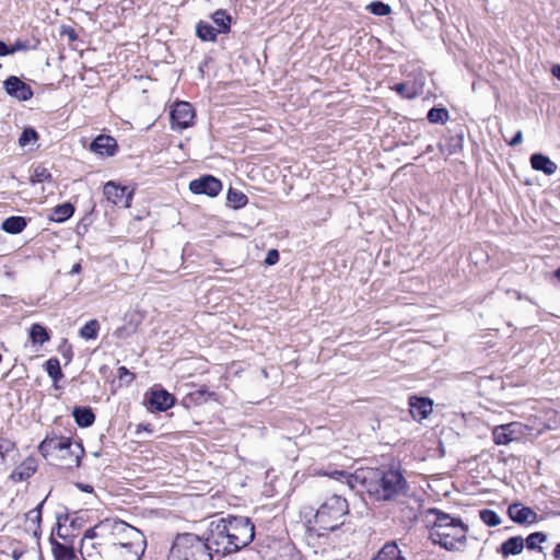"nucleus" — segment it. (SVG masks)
<instances>
[{"label":"nucleus","instance_id":"1","mask_svg":"<svg viewBox=\"0 0 560 560\" xmlns=\"http://www.w3.org/2000/svg\"><path fill=\"white\" fill-rule=\"evenodd\" d=\"M209 540L215 553L236 552L249 545L255 537V527L248 517L229 516L211 522Z\"/></svg>","mask_w":560,"mask_h":560},{"label":"nucleus","instance_id":"2","mask_svg":"<svg viewBox=\"0 0 560 560\" xmlns=\"http://www.w3.org/2000/svg\"><path fill=\"white\" fill-rule=\"evenodd\" d=\"M366 492L376 501H397L407 495L409 486L396 468L370 469L363 476Z\"/></svg>","mask_w":560,"mask_h":560},{"label":"nucleus","instance_id":"3","mask_svg":"<svg viewBox=\"0 0 560 560\" xmlns=\"http://www.w3.org/2000/svg\"><path fill=\"white\" fill-rule=\"evenodd\" d=\"M435 516L429 537L433 544L446 550H457L466 544L468 526L460 518L438 509L430 510Z\"/></svg>","mask_w":560,"mask_h":560},{"label":"nucleus","instance_id":"4","mask_svg":"<svg viewBox=\"0 0 560 560\" xmlns=\"http://www.w3.org/2000/svg\"><path fill=\"white\" fill-rule=\"evenodd\" d=\"M348 514L347 499L339 494H331L317 509L314 515V529L318 536L326 532H334L345 524Z\"/></svg>","mask_w":560,"mask_h":560},{"label":"nucleus","instance_id":"5","mask_svg":"<svg viewBox=\"0 0 560 560\" xmlns=\"http://www.w3.org/2000/svg\"><path fill=\"white\" fill-rule=\"evenodd\" d=\"M44 457H52L66 468L78 467L84 452L81 443L67 436H47L38 446Z\"/></svg>","mask_w":560,"mask_h":560},{"label":"nucleus","instance_id":"6","mask_svg":"<svg viewBox=\"0 0 560 560\" xmlns=\"http://www.w3.org/2000/svg\"><path fill=\"white\" fill-rule=\"evenodd\" d=\"M212 547L209 534L206 539L195 534L178 535L170 550L168 560H212Z\"/></svg>","mask_w":560,"mask_h":560},{"label":"nucleus","instance_id":"7","mask_svg":"<svg viewBox=\"0 0 560 560\" xmlns=\"http://www.w3.org/2000/svg\"><path fill=\"white\" fill-rule=\"evenodd\" d=\"M96 538L108 542L112 547L124 546L133 540H139L143 535L136 527L120 520L106 518L93 526Z\"/></svg>","mask_w":560,"mask_h":560},{"label":"nucleus","instance_id":"8","mask_svg":"<svg viewBox=\"0 0 560 560\" xmlns=\"http://www.w3.org/2000/svg\"><path fill=\"white\" fill-rule=\"evenodd\" d=\"M92 532L93 527L89 528L81 539L80 553L83 560H109L112 546L96 538Z\"/></svg>","mask_w":560,"mask_h":560},{"label":"nucleus","instance_id":"9","mask_svg":"<svg viewBox=\"0 0 560 560\" xmlns=\"http://www.w3.org/2000/svg\"><path fill=\"white\" fill-rule=\"evenodd\" d=\"M144 537L129 544L112 547L109 560H139L144 549Z\"/></svg>","mask_w":560,"mask_h":560},{"label":"nucleus","instance_id":"10","mask_svg":"<svg viewBox=\"0 0 560 560\" xmlns=\"http://www.w3.org/2000/svg\"><path fill=\"white\" fill-rule=\"evenodd\" d=\"M195 118V112L192 106L188 102L175 103L171 112V121L173 129H186L188 128Z\"/></svg>","mask_w":560,"mask_h":560},{"label":"nucleus","instance_id":"11","mask_svg":"<svg viewBox=\"0 0 560 560\" xmlns=\"http://www.w3.org/2000/svg\"><path fill=\"white\" fill-rule=\"evenodd\" d=\"M189 189L191 192L197 195L215 197L222 189V183L220 179L212 175H205L200 178L191 180L189 183Z\"/></svg>","mask_w":560,"mask_h":560},{"label":"nucleus","instance_id":"12","mask_svg":"<svg viewBox=\"0 0 560 560\" xmlns=\"http://www.w3.org/2000/svg\"><path fill=\"white\" fill-rule=\"evenodd\" d=\"M104 195L106 199L124 208H129L132 200V191L126 186H119L114 182H108L104 186Z\"/></svg>","mask_w":560,"mask_h":560},{"label":"nucleus","instance_id":"13","mask_svg":"<svg viewBox=\"0 0 560 560\" xmlns=\"http://www.w3.org/2000/svg\"><path fill=\"white\" fill-rule=\"evenodd\" d=\"M509 517L517 524H534L538 522L537 513L528 508L523 505L520 502H514L508 508Z\"/></svg>","mask_w":560,"mask_h":560},{"label":"nucleus","instance_id":"14","mask_svg":"<svg viewBox=\"0 0 560 560\" xmlns=\"http://www.w3.org/2000/svg\"><path fill=\"white\" fill-rule=\"evenodd\" d=\"M3 84L5 92L20 101H27L33 96L31 86L18 77H9Z\"/></svg>","mask_w":560,"mask_h":560},{"label":"nucleus","instance_id":"15","mask_svg":"<svg viewBox=\"0 0 560 560\" xmlns=\"http://www.w3.org/2000/svg\"><path fill=\"white\" fill-rule=\"evenodd\" d=\"M175 398L164 388L152 389L148 397V404L151 409L165 411L173 407Z\"/></svg>","mask_w":560,"mask_h":560},{"label":"nucleus","instance_id":"16","mask_svg":"<svg viewBox=\"0 0 560 560\" xmlns=\"http://www.w3.org/2000/svg\"><path fill=\"white\" fill-rule=\"evenodd\" d=\"M520 423L511 422L497 425L492 431L493 442L497 445H506L518 438Z\"/></svg>","mask_w":560,"mask_h":560},{"label":"nucleus","instance_id":"17","mask_svg":"<svg viewBox=\"0 0 560 560\" xmlns=\"http://www.w3.org/2000/svg\"><path fill=\"white\" fill-rule=\"evenodd\" d=\"M409 407L412 418L421 421L432 412L433 401L427 397L412 396L409 398Z\"/></svg>","mask_w":560,"mask_h":560},{"label":"nucleus","instance_id":"18","mask_svg":"<svg viewBox=\"0 0 560 560\" xmlns=\"http://www.w3.org/2000/svg\"><path fill=\"white\" fill-rule=\"evenodd\" d=\"M90 150L101 155H114L117 150V141L110 137L101 135L90 144Z\"/></svg>","mask_w":560,"mask_h":560},{"label":"nucleus","instance_id":"19","mask_svg":"<svg viewBox=\"0 0 560 560\" xmlns=\"http://www.w3.org/2000/svg\"><path fill=\"white\" fill-rule=\"evenodd\" d=\"M45 500H43L35 509L28 511L25 514V530L32 533V535L38 540L40 538V523H42V510Z\"/></svg>","mask_w":560,"mask_h":560},{"label":"nucleus","instance_id":"20","mask_svg":"<svg viewBox=\"0 0 560 560\" xmlns=\"http://www.w3.org/2000/svg\"><path fill=\"white\" fill-rule=\"evenodd\" d=\"M37 470V462L34 457H27L10 475L14 482H20L31 478Z\"/></svg>","mask_w":560,"mask_h":560},{"label":"nucleus","instance_id":"21","mask_svg":"<svg viewBox=\"0 0 560 560\" xmlns=\"http://www.w3.org/2000/svg\"><path fill=\"white\" fill-rule=\"evenodd\" d=\"M530 165L535 171L542 172L548 176L553 175L558 170L557 164L542 153L533 154Z\"/></svg>","mask_w":560,"mask_h":560},{"label":"nucleus","instance_id":"22","mask_svg":"<svg viewBox=\"0 0 560 560\" xmlns=\"http://www.w3.org/2000/svg\"><path fill=\"white\" fill-rule=\"evenodd\" d=\"M525 546V540L521 536H514L506 539L501 544L498 552L502 555V557L508 558L509 556L520 555Z\"/></svg>","mask_w":560,"mask_h":560},{"label":"nucleus","instance_id":"23","mask_svg":"<svg viewBox=\"0 0 560 560\" xmlns=\"http://www.w3.org/2000/svg\"><path fill=\"white\" fill-rule=\"evenodd\" d=\"M72 416L75 423L81 428L91 427L95 421V415L90 407H74Z\"/></svg>","mask_w":560,"mask_h":560},{"label":"nucleus","instance_id":"24","mask_svg":"<svg viewBox=\"0 0 560 560\" xmlns=\"http://www.w3.org/2000/svg\"><path fill=\"white\" fill-rule=\"evenodd\" d=\"M26 225L27 221L24 217L12 215L2 222L1 228L9 234H19L26 228Z\"/></svg>","mask_w":560,"mask_h":560},{"label":"nucleus","instance_id":"25","mask_svg":"<svg viewBox=\"0 0 560 560\" xmlns=\"http://www.w3.org/2000/svg\"><path fill=\"white\" fill-rule=\"evenodd\" d=\"M372 560H405V558L401 557L398 546L393 542L386 544Z\"/></svg>","mask_w":560,"mask_h":560},{"label":"nucleus","instance_id":"26","mask_svg":"<svg viewBox=\"0 0 560 560\" xmlns=\"http://www.w3.org/2000/svg\"><path fill=\"white\" fill-rule=\"evenodd\" d=\"M74 208L71 203L65 202L54 208L51 220L55 222H63L73 215Z\"/></svg>","mask_w":560,"mask_h":560},{"label":"nucleus","instance_id":"27","mask_svg":"<svg viewBox=\"0 0 560 560\" xmlns=\"http://www.w3.org/2000/svg\"><path fill=\"white\" fill-rule=\"evenodd\" d=\"M226 200L229 206L234 209H240L247 203L248 198L244 192L230 188L228 191Z\"/></svg>","mask_w":560,"mask_h":560},{"label":"nucleus","instance_id":"28","mask_svg":"<svg viewBox=\"0 0 560 560\" xmlns=\"http://www.w3.org/2000/svg\"><path fill=\"white\" fill-rule=\"evenodd\" d=\"M52 552L56 560H73L75 557L72 548L58 541L52 542Z\"/></svg>","mask_w":560,"mask_h":560},{"label":"nucleus","instance_id":"29","mask_svg":"<svg viewBox=\"0 0 560 560\" xmlns=\"http://www.w3.org/2000/svg\"><path fill=\"white\" fill-rule=\"evenodd\" d=\"M212 20L219 27L220 33H226L230 31L231 16L224 10H217L212 14Z\"/></svg>","mask_w":560,"mask_h":560},{"label":"nucleus","instance_id":"30","mask_svg":"<svg viewBox=\"0 0 560 560\" xmlns=\"http://www.w3.org/2000/svg\"><path fill=\"white\" fill-rule=\"evenodd\" d=\"M427 118L431 124L444 125L448 120L450 115L448 110L444 107H433L428 112Z\"/></svg>","mask_w":560,"mask_h":560},{"label":"nucleus","instance_id":"31","mask_svg":"<svg viewBox=\"0 0 560 560\" xmlns=\"http://www.w3.org/2000/svg\"><path fill=\"white\" fill-rule=\"evenodd\" d=\"M218 33L220 32L208 23L200 22L197 25V35L202 40L214 42L217 39Z\"/></svg>","mask_w":560,"mask_h":560},{"label":"nucleus","instance_id":"32","mask_svg":"<svg viewBox=\"0 0 560 560\" xmlns=\"http://www.w3.org/2000/svg\"><path fill=\"white\" fill-rule=\"evenodd\" d=\"M30 338L33 343L43 345L44 342L49 340V335L44 326L39 324H34L31 327Z\"/></svg>","mask_w":560,"mask_h":560},{"label":"nucleus","instance_id":"33","mask_svg":"<svg viewBox=\"0 0 560 560\" xmlns=\"http://www.w3.org/2000/svg\"><path fill=\"white\" fill-rule=\"evenodd\" d=\"M98 322L96 319H91L80 329V336L84 339H95L98 335Z\"/></svg>","mask_w":560,"mask_h":560},{"label":"nucleus","instance_id":"34","mask_svg":"<svg viewBox=\"0 0 560 560\" xmlns=\"http://www.w3.org/2000/svg\"><path fill=\"white\" fill-rule=\"evenodd\" d=\"M480 520L488 526L493 527L501 524V517L492 510L485 509L479 512Z\"/></svg>","mask_w":560,"mask_h":560},{"label":"nucleus","instance_id":"35","mask_svg":"<svg viewBox=\"0 0 560 560\" xmlns=\"http://www.w3.org/2000/svg\"><path fill=\"white\" fill-rule=\"evenodd\" d=\"M46 371L50 378L57 382L59 378L63 376L60 363L57 359H49L46 362Z\"/></svg>","mask_w":560,"mask_h":560},{"label":"nucleus","instance_id":"36","mask_svg":"<svg viewBox=\"0 0 560 560\" xmlns=\"http://www.w3.org/2000/svg\"><path fill=\"white\" fill-rule=\"evenodd\" d=\"M547 536L544 533L536 532L532 533L527 536L525 539L526 547L530 550L539 549L541 550V547H539V544L546 541Z\"/></svg>","mask_w":560,"mask_h":560},{"label":"nucleus","instance_id":"37","mask_svg":"<svg viewBox=\"0 0 560 560\" xmlns=\"http://www.w3.org/2000/svg\"><path fill=\"white\" fill-rule=\"evenodd\" d=\"M366 9L374 15L384 16L388 15L392 12V9L388 4L382 1H373L371 2Z\"/></svg>","mask_w":560,"mask_h":560},{"label":"nucleus","instance_id":"38","mask_svg":"<svg viewBox=\"0 0 560 560\" xmlns=\"http://www.w3.org/2000/svg\"><path fill=\"white\" fill-rule=\"evenodd\" d=\"M50 179H51L50 172L46 167H43V166H37L34 170L33 175L31 176V180L34 184L35 183H44V182H47Z\"/></svg>","mask_w":560,"mask_h":560},{"label":"nucleus","instance_id":"39","mask_svg":"<svg viewBox=\"0 0 560 560\" xmlns=\"http://www.w3.org/2000/svg\"><path fill=\"white\" fill-rule=\"evenodd\" d=\"M37 139V132L33 128H25L19 139V144L21 147H26L32 141Z\"/></svg>","mask_w":560,"mask_h":560},{"label":"nucleus","instance_id":"40","mask_svg":"<svg viewBox=\"0 0 560 560\" xmlns=\"http://www.w3.org/2000/svg\"><path fill=\"white\" fill-rule=\"evenodd\" d=\"M137 326H138V322L133 323V320L131 319L128 325H125V326L116 329L115 335L118 338H127L128 336H130L131 334H133L136 331Z\"/></svg>","mask_w":560,"mask_h":560},{"label":"nucleus","instance_id":"41","mask_svg":"<svg viewBox=\"0 0 560 560\" xmlns=\"http://www.w3.org/2000/svg\"><path fill=\"white\" fill-rule=\"evenodd\" d=\"M118 377L126 383H131L135 375L126 366H120L118 369Z\"/></svg>","mask_w":560,"mask_h":560},{"label":"nucleus","instance_id":"42","mask_svg":"<svg viewBox=\"0 0 560 560\" xmlns=\"http://www.w3.org/2000/svg\"><path fill=\"white\" fill-rule=\"evenodd\" d=\"M279 261V252L277 249H270L265 258V264L273 266Z\"/></svg>","mask_w":560,"mask_h":560},{"label":"nucleus","instance_id":"43","mask_svg":"<svg viewBox=\"0 0 560 560\" xmlns=\"http://www.w3.org/2000/svg\"><path fill=\"white\" fill-rule=\"evenodd\" d=\"M395 91L398 92L399 94L408 97V98H412L416 96V93L415 92H409L407 91V84L406 83H398L395 85Z\"/></svg>","mask_w":560,"mask_h":560},{"label":"nucleus","instance_id":"44","mask_svg":"<svg viewBox=\"0 0 560 560\" xmlns=\"http://www.w3.org/2000/svg\"><path fill=\"white\" fill-rule=\"evenodd\" d=\"M11 450V444L9 442L0 441V464L5 462V455Z\"/></svg>","mask_w":560,"mask_h":560},{"label":"nucleus","instance_id":"45","mask_svg":"<svg viewBox=\"0 0 560 560\" xmlns=\"http://www.w3.org/2000/svg\"><path fill=\"white\" fill-rule=\"evenodd\" d=\"M14 48H9L8 45L4 42L0 40V57L8 56L12 52H14Z\"/></svg>","mask_w":560,"mask_h":560},{"label":"nucleus","instance_id":"46","mask_svg":"<svg viewBox=\"0 0 560 560\" xmlns=\"http://www.w3.org/2000/svg\"><path fill=\"white\" fill-rule=\"evenodd\" d=\"M523 141V133L521 130H518L515 136L509 141V144L512 147H515Z\"/></svg>","mask_w":560,"mask_h":560},{"label":"nucleus","instance_id":"47","mask_svg":"<svg viewBox=\"0 0 560 560\" xmlns=\"http://www.w3.org/2000/svg\"><path fill=\"white\" fill-rule=\"evenodd\" d=\"M452 141H454L453 149L448 150V154H453L462 149V138H452Z\"/></svg>","mask_w":560,"mask_h":560},{"label":"nucleus","instance_id":"48","mask_svg":"<svg viewBox=\"0 0 560 560\" xmlns=\"http://www.w3.org/2000/svg\"><path fill=\"white\" fill-rule=\"evenodd\" d=\"M331 476H332L334 478H337V479H338L339 477H345V478L347 479V483H349V485L352 487V485H351V480H350V479L352 478V476H351V475L346 476V474H345L343 471L335 470V471L331 474Z\"/></svg>","mask_w":560,"mask_h":560},{"label":"nucleus","instance_id":"49","mask_svg":"<svg viewBox=\"0 0 560 560\" xmlns=\"http://www.w3.org/2000/svg\"><path fill=\"white\" fill-rule=\"evenodd\" d=\"M24 553H25V551L22 549H13L12 557L14 560H20Z\"/></svg>","mask_w":560,"mask_h":560},{"label":"nucleus","instance_id":"50","mask_svg":"<svg viewBox=\"0 0 560 560\" xmlns=\"http://www.w3.org/2000/svg\"><path fill=\"white\" fill-rule=\"evenodd\" d=\"M77 486H78V488H79L80 490H82V491H84V492H89V493L93 492V487H92V486H90V485L78 483Z\"/></svg>","mask_w":560,"mask_h":560},{"label":"nucleus","instance_id":"51","mask_svg":"<svg viewBox=\"0 0 560 560\" xmlns=\"http://www.w3.org/2000/svg\"><path fill=\"white\" fill-rule=\"evenodd\" d=\"M552 74L560 80V65H556L551 70Z\"/></svg>","mask_w":560,"mask_h":560},{"label":"nucleus","instance_id":"52","mask_svg":"<svg viewBox=\"0 0 560 560\" xmlns=\"http://www.w3.org/2000/svg\"><path fill=\"white\" fill-rule=\"evenodd\" d=\"M80 271H81V265L74 264L70 270V275H75V273H79Z\"/></svg>","mask_w":560,"mask_h":560},{"label":"nucleus","instance_id":"53","mask_svg":"<svg viewBox=\"0 0 560 560\" xmlns=\"http://www.w3.org/2000/svg\"><path fill=\"white\" fill-rule=\"evenodd\" d=\"M288 556H289V553H288V552H285L284 555H281V556H279L278 558H273V559H271V560H293V557H292V556H290L289 558H287Z\"/></svg>","mask_w":560,"mask_h":560},{"label":"nucleus","instance_id":"54","mask_svg":"<svg viewBox=\"0 0 560 560\" xmlns=\"http://www.w3.org/2000/svg\"><path fill=\"white\" fill-rule=\"evenodd\" d=\"M68 35H69L70 39H72V40L77 39V35H75V32L73 30H70L68 32Z\"/></svg>","mask_w":560,"mask_h":560},{"label":"nucleus","instance_id":"55","mask_svg":"<svg viewBox=\"0 0 560 560\" xmlns=\"http://www.w3.org/2000/svg\"><path fill=\"white\" fill-rule=\"evenodd\" d=\"M556 277L560 280V268L556 270Z\"/></svg>","mask_w":560,"mask_h":560},{"label":"nucleus","instance_id":"56","mask_svg":"<svg viewBox=\"0 0 560 560\" xmlns=\"http://www.w3.org/2000/svg\"><path fill=\"white\" fill-rule=\"evenodd\" d=\"M57 521H58V526H60L61 525V516H58Z\"/></svg>","mask_w":560,"mask_h":560},{"label":"nucleus","instance_id":"57","mask_svg":"<svg viewBox=\"0 0 560 560\" xmlns=\"http://www.w3.org/2000/svg\"><path fill=\"white\" fill-rule=\"evenodd\" d=\"M285 550L289 551L290 553L292 552V548L290 547H287Z\"/></svg>","mask_w":560,"mask_h":560}]
</instances>
